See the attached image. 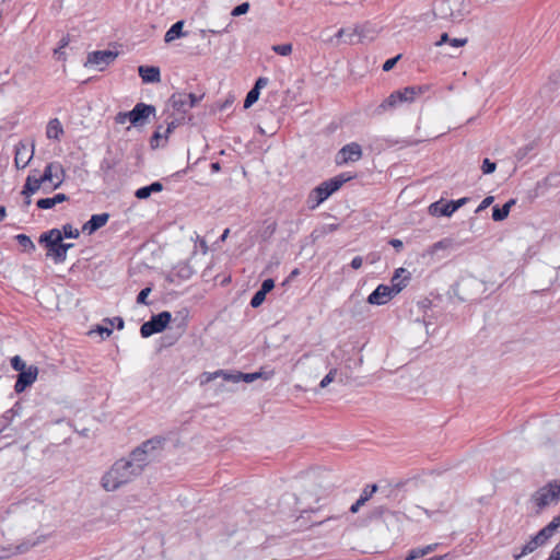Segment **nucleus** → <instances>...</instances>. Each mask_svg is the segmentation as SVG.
I'll return each instance as SVG.
<instances>
[{
  "mask_svg": "<svg viewBox=\"0 0 560 560\" xmlns=\"http://www.w3.org/2000/svg\"><path fill=\"white\" fill-rule=\"evenodd\" d=\"M48 253L47 256H52L56 262H63L66 260V255L61 248V242L50 244L47 246Z\"/></svg>",
  "mask_w": 560,
  "mask_h": 560,
  "instance_id": "30",
  "label": "nucleus"
},
{
  "mask_svg": "<svg viewBox=\"0 0 560 560\" xmlns=\"http://www.w3.org/2000/svg\"><path fill=\"white\" fill-rule=\"evenodd\" d=\"M115 325L117 326L118 329H122L124 328V319L121 317H115L113 320H110V324L112 325Z\"/></svg>",
  "mask_w": 560,
  "mask_h": 560,
  "instance_id": "64",
  "label": "nucleus"
},
{
  "mask_svg": "<svg viewBox=\"0 0 560 560\" xmlns=\"http://www.w3.org/2000/svg\"><path fill=\"white\" fill-rule=\"evenodd\" d=\"M139 75L144 83H156L161 80L160 68L153 66H140Z\"/></svg>",
  "mask_w": 560,
  "mask_h": 560,
  "instance_id": "22",
  "label": "nucleus"
},
{
  "mask_svg": "<svg viewBox=\"0 0 560 560\" xmlns=\"http://www.w3.org/2000/svg\"><path fill=\"white\" fill-rule=\"evenodd\" d=\"M220 377H222L226 382H232V383H240L241 382L240 372L230 373V372H226V371L222 370V374H221Z\"/></svg>",
  "mask_w": 560,
  "mask_h": 560,
  "instance_id": "43",
  "label": "nucleus"
},
{
  "mask_svg": "<svg viewBox=\"0 0 560 560\" xmlns=\"http://www.w3.org/2000/svg\"><path fill=\"white\" fill-rule=\"evenodd\" d=\"M560 526V518L559 516L553 517V520L544 528H541L539 532L549 540V538L552 537L555 532Z\"/></svg>",
  "mask_w": 560,
  "mask_h": 560,
  "instance_id": "33",
  "label": "nucleus"
},
{
  "mask_svg": "<svg viewBox=\"0 0 560 560\" xmlns=\"http://www.w3.org/2000/svg\"><path fill=\"white\" fill-rule=\"evenodd\" d=\"M532 500L537 505L538 511L552 503H557L560 500V482L555 480L539 488L532 495Z\"/></svg>",
  "mask_w": 560,
  "mask_h": 560,
  "instance_id": "6",
  "label": "nucleus"
},
{
  "mask_svg": "<svg viewBox=\"0 0 560 560\" xmlns=\"http://www.w3.org/2000/svg\"><path fill=\"white\" fill-rule=\"evenodd\" d=\"M448 43L451 46L453 47H462L464 46L466 43H467V38H453L451 39L448 37V34L447 33H443L440 37V40L436 42V46H441L443 44H446Z\"/></svg>",
  "mask_w": 560,
  "mask_h": 560,
  "instance_id": "32",
  "label": "nucleus"
},
{
  "mask_svg": "<svg viewBox=\"0 0 560 560\" xmlns=\"http://www.w3.org/2000/svg\"><path fill=\"white\" fill-rule=\"evenodd\" d=\"M363 505H364V503H360V500L358 499V500H357V501H355V502L350 506V512H351L352 514H355V513L360 510V508H361V506H363Z\"/></svg>",
  "mask_w": 560,
  "mask_h": 560,
  "instance_id": "61",
  "label": "nucleus"
},
{
  "mask_svg": "<svg viewBox=\"0 0 560 560\" xmlns=\"http://www.w3.org/2000/svg\"><path fill=\"white\" fill-rule=\"evenodd\" d=\"M494 198L492 196H488L486 197L481 202L480 205L477 207L476 209V212H480L482 210H485L486 208H488L492 202H493Z\"/></svg>",
  "mask_w": 560,
  "mask_h": 560,
  "instance_id": "51",
  "label": "nucleus"
},
{
  "mask_svg": "<svg viewBox=\"0 0 560 560\" xmlns=\"http://www.w3.org/2000/svg\"><path fill=\"white\" fill-rule=\"evenodd\" d=\"M399 292L400 288L398 285L395 288H389V285L380 284L369 295L368 303L372 305H384L387 302H389L394 296H396Z\"/></svg>",
  "mask_w": 560,
  "mask_h": 560,
  "instance_id": "11",
  "label": "nucleus"
},
{
  "mask_svg": "<svg viewBox=\"0 0 560 560\" xmlns=\"http://www.w3.org/2000/svg\"><path fill=\"white\" fill-rule=\"evenodd\" d=\"M377 491V485L373 483V485H368L361 492L360 494V503H366L371 498L372 495Z\"/></svg>",
  "mask_w": 560,
  "mask_h": 560,
  "instance_id": "35",
  "label": "nucleus"
},
{
  "mask_svg": "<svg viewBox=\"0 0 560 560\" xmlns=\"http://www.w3.org/2000/svg\"><path fill=\"white\" fill-rule=\"evenodd\" d=\"M436 544L428 545L424 547H418L409 550L408 555L406 556L405 560H416L419 558H422L430 552L434 551L436 548Z\"/></svg>",
  "mask_w": 560,
  "mask_h": 560,
  "instance_id": "29",
  "label": "nucleus"
},
{
  "mask_svg": "<svg viewBox=\"0 0 560 560\" xmlns=\"http://www.w3.org/2000/svg\"><path fill=\"white\" fill-rule=\"evenodd\" d=\"M150 292H151V288H149V287L142 289L137 296V303L148 304L147 298L150 294Z\"/></svg>",
  "mask_w": 560,
  "mask_h": 560,
  "instance_id": "49",
  "label": "nucleus"
},
{
  "mask_svg": "<svg viewBox=\"0 0 560 560\" xmlns=\"http://www.w3.org/2000/svg\"><path fill=\"white\" fill-rule=\"evenodd\" d=\"M240 376H241V382L252 383V382L258 380L259 377H261V373L260 372H255V373L240 372Z\"/></svg>",
  "mask_w": 560,
  "mask_h": 560,
  "instance_id": "44",
  "label": "nucleus"
},
{
  "mask_svg": "<svg viewBox=\"0 0 560 560\" xmlns=\"http://www.w3.org/2000/svg\"><path fill=\"white\" fill-rule=\"evenodd\" d=\"M221 374H222V370H218L215 372H205L202 374L201 384L209 383V382L215 380L217 377L221 376Z\"/></svg>",
  "mask_w": 560,
  "mask_h": 560,
  "instance_id": "47",
  "label": "nucleus"
},
{
  "mask_svg": "<svg viewBox=\"0 0 560 560\" xmlns=\"http://www.w3.org/2000/svg\"><path fill=\"white\" fill-rule=\"evenodd\" d=\"M363 264V258L361 256H355L352 260H351V264L350 266L353 268V269H359L361 268Z\"/></svg>",
  "mask_w": 560,
  "mask_h": 560,
  "instance_id": "56",
  "label": "nucleus"
},
{
  "mask_svg": "<svg viewBox=\"0 0 560 560\" xmlns=\"http://www.w3.org/2000/svg\"><path fill=\"white\" fill-rule=\"evenodd\" d=\"M337 374V369H331L320 381L319 387L325 388L327 387L334 380Z\"/></svg>",
  "mask_w": 560,
  "mask_h": 560,
  "instance_id": "40",
  "label": "nucleus"
},
{
  "mask_svg": "<svg viewBox=\"0 0 560 560\" xmlns=\"http://www.w3.org/2000/svg\"><path fill=\"white\" fill-rule=\"evenodd\" d=\"M11 366L13 368V370L20 373L22 371L27 370L25 362L19 355H15L11 359Z\"/></svg>",
  "mask_w": 560,
  "mask_h": 560,
  "instance_id": "39",
  "label": "nucleus"
},
{
  "mask_svg": "<svg viewBox=\"0 0 560 560\" xmlns=\"http://www.w3.org/2000/svg\"><path fill=\"white\" fill-rule=\"evenodd\" d=\"M34 154V144H31V148L28 143L24 141H20L15 145V156H14V164L16 168H24L28 165Z\"/></svg>",
  "mask_w": 560,
  "mask_h": 560,
  "instance_id": "15",
  "label": "nucleus"
},
{
  "mask_svg": "<svg viewBox=\"0 0 560 560\" xmlns=\"http://www.w3.org/2000/svg\"><path fill=\"white\" fill-rule=\"evenodd\" d=\"M140 475V471L136 469L128 458H120L102 477V487L106 491H115Z\"/></svg>",
  "mask_w": 560,
  "mask_h": 560,
  "instance_id": "1",
  "label": "nucleus"
},
{
  "mask_svg": "<svg viewBox=\"0 0 560 560\" xmlns=\"http://www.w3.org/2000/svg\"><path fill=\"white\" fill-rule=\"evenodd\" d=\"M201 98H202V95L197 96L192 93L177 92V93L172 94V96L168 100L167 105L173 110L172 115L183 116L185 118V115L194 106H196Z\"/></svg>",
  "mask_w": 560,
  "mask_h": 560,
  "instance_id": "5",
  "label": "nucleus"
},
{
  "mask_svg": "<svg viewBox=\"0 0 560 560\" xmlns=\"http://www.w3.org/2000/svg\"><path fill=\"white\" fill-rule=\"evenodd\" d=\"M163 127L159 126L155 132L152 136V141H156L159 143L160 139H164V132H162Z\"/></svg>",
  "mask_w": 560,
  "mask_h": 560,
  "instance_id": "57",
  "label": "nucleus"
},
{
  "mask_svg": "<svg viewBox=\"0 0 560 560\" xmlns=\"http://www.w3.org/2000/svg\"><path fill=\"white\" fill-rule=\"evenodd\" d=\"M166 124H167V127L166 129L164 130V139L166 140L168 135L176 128L178 127L179 125H182L184 122V117L183 116H174L172 114H170L166 119H165Z\"/></svg>",
  "mask_w": 560,
  "mask_h": 560,
  "instance_id": "31",
  "label": "nucleus"
},
{
  "mask_svg": "<svg viewBox=\"0 0 560 560\" xmlns=\"http://www.w3.org/2000/svg\"><path fill=\"white\" fill-rule=\"evenodd\" d=\"M355 177L354 174L350 172L340 173L337 176L329 178L314 189L307 196L306 205L311 210L316 209L320 203H323L327 198H329L334 192H336L343 184L353 179Z\"/></svg>",
  "mask_w": 560,
  "mask_h": 560,
  "instance_id": "2",
  "label": "nucleus"
},
{
  "mask_svg": "<svg viewBox=\"0 0 560 560\" xmlns=\"http://www.w3.org/2000/svg\"><path fill=\"white\" fill-rule=\"evenodd\" d=\"M260 92L257 91V89H252L244 101V108H249L254 103H256L259 98Z\"/></svg>",
  "mask_w": 560,
  "mask_h": 560,
  "instance_id": "36",
  "label": "nucleus"
},
{
  "mask_svg": "<svg viewBox=\"0 0 560 560\" xmlns=\"http://www.w3.org/2000/svg\"><path fill=\"white\" fill-rule=\"evenodd\" d=\"M44 184L47 182L51 183V189L59 188L65 182L66 173L62 165L58 162L48 163L42 175H39Z\"/></svg>",
  "mask_w": 560,
  "mask_h": 560,
  "instance_id": "8",
  "label": "nucleus"
},
{
  "mask_svg": "<svg viewBox=\"0 0 560 560\" xmlns=\"http://www.w3.org/2000/svg\"><path fill=\"white\" fill-rule=\"evenodd\" d=\"M109 220V214L104 212L100 214H93L91 219L85 222L82 226V232L88 233L89 235L96 232L98 229L103 228Z\"/></svg>",
  "mask_w": 560,
  "mask_h": 560,
  "instance_id": "21",
  "label": "nucleus"
},
{
  "mask_svg": "<svg viewBox=\"0 0 560 560\" xmlns=\"http://www.w3.org/2000/svg\"><path fill=\"white\" fill-rule=\"evenodd\" d=\"M547 560H560V550L556 546Z\"/></svg>",
  "mask_w": 560,
  "mask_h": 560,
  "instance_id": "60",
  "label": "nucleus"
},
{
  "mask_svg": "<svg viewBox=\"0 0 560 560\" xmlns=\"http://www.w3.org/2000/svg\"><path fill=\"white\" fill-rule=\"evenodd\" d=\"M389 244H390V245H392V246H393L397 252H399V250L402 248V246H404L402 242H401L400 240H398V238H392V240L389 241Z\"/></svg>",
  "mask_w": 560,
  "mask_h": 560,
  "instance_id": "58",
  "label": "nucleus"
},
{
  "mask_svg": "<svg viewBox=\"0 0 560 560\" xmlns=\"http://www.w3.org/2000/svg\"><path fill=\"white\" fill-rule=\"evenodd\" d=\"M378 33V30L375 25L371 24L370 22H365L362 24H357L349 34V44H353V37L358 36L360 42H363L365 39L373 40Z\"/></svg>",
  "mask_w": 560,
  "mask_h": 560,
  "instance_id": "13",
  "label": "nucleus"
},
{
  "mask_svg": "<svg viewBox=\"0 0 560 560\" xmlns=\"http://www.w3.org/2000/svg\"><path fill=\"white\" fill-rule=\"evenodd\" d=\"M70 43V38H69V35H65L61 37V39L59 40V47L65 49Z\"/></svg>",
  "mask_w": 560,
  "mask_h": 560,
  "instance_id": "62",
  "label": "nucleus"
},
{
  "mask_svg": "<svg viewBox=\"0 0 560 560\" xmlns=\"http://www.w3.org/2000/svg\"><path fill=\"white\" fill-rule=\"evenodd\" d=\"M269 80L268 78H265V77H260L256 80V83L254 85V89H257L258 92H260V90L265 86H267Z\"/></svg>",
  "mask_w": 560,
  "mask_h": 560,
  "instance_id": "53",
  "label": "nucleus"
},
{
  "mask_svg": "<svg viewBox=\"0 0 560 560\" xmlns=\"http://www.w3.org/2000/svg\"><path fill=\"white\" fill-rule=\"evenodd\" d=\"M172 319V314L163 311L153 315L148 322L140 327V334L143 338H148L154 334L163 331Z\"/></svg>",
  "mask_w": 560,
  "mask_h": 560,
  "instance_id": "7",
  "label": "nucleus"
},
{
  "mask_svg": "<svg viewBox=\"0 0 560 560\" xmlns=\"http://www.w3.org/2000/svg\"><path fill=\"white\" fill-rule=\"evenodd\" d=\"M118 52L112 50H96L88 55L85 67H96L100 71H103L107 66L113 63L117 58Z\"/></svg>",
  "mask_w": 560,
  "mask_h": 560,
  "instance_id": "10",
  "label": "nucleus"
},
{
  "mask_svg": "<svg viewBox=\"0 0 560 560\" xmlns=\"http://www.w3.org/2000/svg\"><path fill=\"white\" fill-rule=\"evenodd\" d=\"M409 280H410L409 271L405 268H398V269H396V271L390 280L392 284L389 285V288H395L398 285L401 291L404 288L407 287Z\"/></svg>",
  "mask_w": 560,
  "mask_h": 560,
  "instance_id": "23",
  "label": "nucleus"
},
{
  "mask_svg": "<svg viewBox=\"0 0 560 560\" xmlns=\"http://www.w3.org/2000/svg\"><path fill=\"white\" fill-rule=\"evenodd\" d=\"M37 170H32L26 177L22 195L27 198L37 192L40 187L45 185L39 175H37Z\"/></svg>",
  "mask_w": 560,
  "mask_h": 560,
  "instance_id": "19",
  "label": "nucleus"
},
{
  "mask_svg": "<svg viewBox=\"0 0 560 560\" xmlns=\"http://www.w3.org/2000/svg\"><path fill=\"white\" fill-rule=\"evenodd\" d=\"M45 537L37 538L36 540L27 539L20 545L10 546L9 548L0 549V559L9 558L13 555H21L27 552L31 548L35 547L39 542L44 541Z\"/></svg>",
  "mask_w": 560,
  "mask_h": 560,
  "instance_id": "17",
  "label": "nucleus"
},
{
  "mask_svg": "<svg viewBox=\"0 0 560 560\" xmlns=\"http://www.w3.org/2000/svg\"><path fill=\"white\" fill-rule=\"evenodd\" d=\"M163 189V185L160 182H154L149 186L141 187L136 190L135 196L138 199H147L152 192H160Z\"/></svg>",
  "mask_w": 560,
  "mask_h": 560,
  "instance_id": "28",
  "label": "nucleus"
},
{
  "mask_svg": "<svg viewBox=\"0 0 560 560\" xmlns=\"http://www.w3.org/2000/svg\"><path fill=\"white\" fill-rule=\"evenodd\" d=\"M495 163L490 161L489 159H485L482 161V166H481V170H482V173L483 174H491L495 171Z\"/></svg>",
  "mask_w": 560,
  "mask_h": 560,
  "instance_id": "46",
  "label": "nucleus"
},
{
  "mask_svg": "<svg viewBox=\"0 0 560 560\" xmlns=\"http://www.w3.org/2000/svg\"><path fill=\"white\" fill-rule=\"evenodd\" d=\"M429 88L425 85L419 86H406L402 90L393 92L384 102L380 105L378 109H387L397 106L402 103H411L417 96L423 94Z\"/></svg>",
  "mask_w": 560,
  "mask_h": 560,
  "instance_id": "4",
  "label": "nucleus"
},
{
  "mask_svg": "<svg viewBox=\"0 0 560 560\" xmlns=\"http://www.w3.org/2000/svg\"><path fill=\"white\" fill-rule=\"evenodd\" d=\"M62 237L78 238L80 235L79 230L74 229L71 224L67 223L62 226Z\"/></svg>",
  "mask_w": 560,
  "mask_h": 560,
  "instance_id": "37",
  "label": "nucleus"
},
{
  "mask_svg": "<svg viewBox=\"0 0 560 560\" xmlns=\"http://www.w3.org/2000/svg\"><path fill=\"white\" fill-rule=\"evenodd\" d=\"M119 158L112 155L110 152H107V155L101 161L100 172L104 180H110L114 178V170L119 164Z\"/></svg>",
  "mask_w": 560,
  "mask_h": 560,
  "instance_id": "20",
  "label": "nucleus"
},
{
  "mask_svg": "<svg viewBox=\"0 0 560 560\" xmlns=\"http://www.w3.org/2000/svg\"><path fill=\"white\" fill-rule=\"evenodd\" d=\"M226 32H229L228 27H224L222 30H201L200 31V36L202 38H205L207 33H212V34H218L219 35V34H223V33H226Z\"/></svg>",
  "mask_w": 560,
  "mask_h": 560,
  "instance_id": "54",
  "label": "nucleus"
},
{
  "mask_svg": "<svg viewBox=\"0 0 560 560\" xmlns=\"http://www.w3.org/2000/svg\"><path fill=\"white\" fill-rule=\"evenodd\" d=\"M154 113L155 107L153 105L138 103L130 112H128L129 121L133 126H140L150 115Z\"/></svg>",
  "mask_w": 560,
  "mask_h": 560,
  "instance_id": "14",
  "label": "nucleus"
},
{
  "mask_svg": "<svg viewBox=\"0 0 560 560\" xmlns=\"http://www.w3.org/2000/svg\"><path fill=\"white\" fill-rule=\"evenodd\" d=\"M62 241V233L59 229H51L39 236V243L45 244L46 247L50 244Z\"/></svg>",
  "mask_w": 560,
  "mask_h": 560,
  "instance_id": "27",
  "label": "nucleus"
},
{
  "mask_svg": "<svg viewBox=\"0 0 560 560\" xmlns=\"http://www.w3.org/2000/svg\"><path fill=\"white\" fill-rule=\"evenodd\" d=\"M15 240L18 241L19 245L24 248V250L30 253L35 250V245L30 236L25 234H18Z\"/></svg>",
  "mask_w": 560,
  "mask_h": 560,
  "instance_id": "34",
  "label": "nucleus"
},
{
  "mask_svg": "<svg viewBox=\"0 0 560 560\" xmlns=\"http://www.w3.org/2000/svg\"><path fill=\"white\" fill-rule=\"evenodd\" d=\"M249 10V3L248 2H243L238 5H236L232 12H231V15L232 16H240V15H243V14H246Z\"/></svg>",
  "mask_w": 560,
  "mask_h": 560,
  "instance_id": "42",
  "label": "nucleus"
},
{
  "mask_svg": "<svg viewBox=\"0 0 560 560\" xmlns=\"http://www.w3.org/2000/svg\"><path fill=\"white\" fill-rule=\"evenodd\" d=\"M401 58V55H397L396 57L394 58H390V59H387L384 63H383V71H389L392 70L395 65L397 63V61Z\"/></svg>",
  "mask_w": 560,
  "mask_h": 560,
  "instance_id": "48",
  "label": "nucleus"
},
{
  "mask_svg": "<svg viewBox=\"0 0 560 560\" xmlns=\"http://www.w3.org/2000/svg\"><path fill=\"white\" fill-rule=\"evenodd\" d=\"M265 299L266 294L258 290L250 300V306L257 308L264 303Z\"/></svg>",
  "mask_w": 560,
  "mask_h": 560,
  "instance_id": "41",
  "label": "nucleus"
},
{
  "mask_svg": "<svg viewBox=\"0 0 560 560\" xmlns=\"http://www.w3.org/2000/svg\"><path fill=\"white\" fill-rule=\"evenodd\" d=\"M63 135V128L58 118L50 119L46 127V136L48 139L59 140Z\"/></svg>",
  "mask_w": 560,
  "mask_h": 560,
  "instance_id": "24",
  "label": "nucleus"
},
{
  "mask_svg": "<svg viewBox=\"0 0 560 560\" xmlns=\"http://www.w3.org/2000/svg\"><path fill=\"white\" fill-rule=\"evenodd\" d=\"M468 201L467 197L451 201H436L430 205L429 212L432 215L451 217L457 209Z\"/></svg>",
  "mask_w": 560,
  "mask_h": 560,
  "instance_id": "9",
  "label": "nucleus"
},
{
  "mask_svg": "<svg viewBox=\"0 0 560 560\" xmlns=\"http://www.w3.org/2000/svg\"><path fill=\"white\" fill-rule=\"evenodd\" d=\"M56 205L61 203L66 200H68V196L65 194H57L54 197H51Z\"/></svg>",
  "mask_w": 560,
  "mask_h": 560,
  "instance_id": "59",
  "label": "nucleus"
},
{
  "mask_svg": "<svg viewBox=\"0 0 560 560\" xmlns=\"http://www.w3.org/2000/svg\"><path fill=\"white\" fill-rule=\"evenodd\" d=\"M184 21H177L174 23L168 31L164 35V42L171 43L176 38L186 36V33L183 32Z\"/></svg>",
  "mask_w": 560,
  "mask_h": 560,
  "instance_id": "26",
  "label": "nucleus"
},
{
  "mask_svg": "<svg viewBox=\"0 0 560 560\" xmlns=\"http://www.w3.org/2000/svg\"><path fill=\"white\" fill-rule=\"evenodd\" d=\"M192 271L191 268L188 265H182L178 267V275L182 278H189L191 276Z\"/></svg>",
  "mask_w": 560,
  "mask_h": 560,
  "instance_id": "52",
  "label": "nucleus"
},
{
  "mask_svg": "<svg viewBox=\"0 0 560 560\" xmlns=\"http://www.w3.org/2000/svg\"><path fill=\"white\" fill-rule=\"evenodd\" d=\"M548 539L538 532L534 537L530 538L523 547L520 553H514V560H520L521 558L534 552L538 547L544 546Z\"/></svg>",
  "mask_w": 560,
  "mask_h": 560,
  "instance_id": "18",
  "label": "nucleus"
},
{
  "mask_svg": "<svg viewBox=\"0 0 560 560\" xmlns=\"http://www.w3.org/2000/svg\"><path fill=\"white\" fill-rule=\"evenodd\" d=\"M164 441L165 440L161 436L149 439L137 446L127 458L131 462V464H133L136 469L142 474L153 457L154 453L162 448Z\"/></svg>",
  "mask_w": 560,
  "mask_h": 560,
  "instance_id": "3",
  "label": "nucleus"
},
{
  "mask_svg": "<svg viewBox=\"0 0 560 560\" xmlns=\"http://www.w3.org/2000/svg\"><path fill=\"white\" fill-rule=\"evenodd\" d=\"M275 288V281L272 279H266L262 281L261 287L259 289L260 292L267 294Z\"/></svg>",
  "mask_w": 560,
  "mask_h": 560,
  "instance_id": "50",
  "label": "nucleus"
},
{
  "mask_svg": "<svg viewBox=\"0 0 560 560\" xmlns=\"http://www.w3.org/2000/svg\"><path fill=\"white\" fill-rule=\"evenodd\" d=\"M38 369L34 365L27 368V370L19 373L16 382L14 384V390L20 394L31 386L37 377Z\"/></svg>",
  "mask_w": 560,
  "mask_h": 560,
  "instance_id": "16",
  "label": "nucleus"
},
{
  "mask_svg": "<svg viewBox=\"0 0 560 560\" xmlns=\"http://www.w3.org/2000/svg\"><path fill=\"white\" fill-rule=\"evenodd\" d=\"M515 199H510L508 202H505L502 207L494 206L492 208V219L494 221H503L508 218L512 206L515 205Z\"/></svg>",
  "mask_w": 560,
  "mask_h": 560,
  "instance_id": "25",
  "label": "nucleus"
},
{
  "mask_svg": "<svg viewBox=\"0 0 560 560\" xmlns=\"http://www.w3.org/2000/svg\"><path fill=\"white\" fill-rule=\"evenodd\" d=\"M362 158V148L357 142H351L343 145L337 153L336 163L347 164L349 162H357Z\"/></svg>",
  "mask_w": 560,
  "mask_h": 560,
  "instance_id": "12",
  "label": "nucleus"
},
{
  "mask_svg": "<svg viewBox=\"0 0 560 560\" xmlns=\"http://www.w3.org/2000/svg\"><path fill=\"white\" fill-rule=\"evenodd\" d=\"M36 206L39 208V209H51L56 206L55 201L52 200V198H42V199H38L37 202H36Z\"/></svg>",
  "mask_w": 560,
  "mask_h": 560,
  "instance_id": "45",
  "label": "nucleus"
},
{
  "mask_svg": "<svg viewBox=\"0 0 560 560\" xmlns=\"http://www.w3.org/2000/svg\"><path fill=\"white\" fill-rule=\"evenodd\" d=\"M127 120H129L128 112L127 113L120 112L115 117V121L117 124H125Z\"/></svg>",
  "mask_w": 560,
  "mask_h": 560,
  "instance_id": "55",
  "label": "nucleus"
},
{
  "mask_svg": "<svg viewBox=\"0 0 560 560\" xmlns=\"http://www.w3.org/2000/svg\"><path fill=\"white\" fill-rule=\"evenodd\" d=\"M97 331L101 334V335H106V337H109L110 334L113 332L112 328L109 327H102V326H98L97 327Z\"/></svg>",
  "mask_w": 560,
  "mask_h": 560,
  "instance_id": "63",
  "label": "nucleus"
},
{
  "mask_svg": "<svg viewBox=\"0 0 560 560\" xmlns=\"http://www.w3.org/2000/svg\"><path fill=\"white\" fill-rule=\"evenodd\" d=\"M272 50L280 56H289L292 52L291 44L273 45Z\"/></svg>",
  "mask_w": 560,
  "mask_h": 560,
  "instance_id": "38",
  "label": "nucleus"
}]
</instances>
